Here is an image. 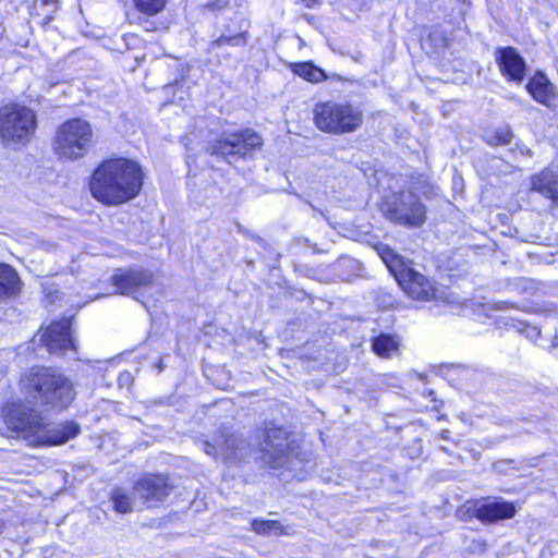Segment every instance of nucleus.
Instances as JSON below:
<instances>
[{
    "instance_id": "10",
    "label": "nucleus",
    "mask_w": 558,
    "mask_h": 558,
    "mask_svg": "<svg viewBox=\"0 0 558 558\" xmlns=\"http://www.w3.org/2000/svg\"><path fill=\"white\" fill-rule=\"evenodd\" d=\"M169 478L160 474H148L134 483L133 489L136 497L148 508L158 507L173 490Z\"/></svg>"
},
{
    "instance_id": "18",
    "label": "nucleus",
    "mask_w": 558,
    "mask_h": 558,
    "mask_svg": "<svg viewBox=\"0 0 558 558\" xmlns=\"http://www.w3.org/2000/svg\"><path fill=\"white\" fill-rule=\"evenodd\" d=\"M400 338L388 333H381L372 341L373 351L383 359H391L399 353Z\"/></svg>"
},
{
    "instance_id": "2",
    "label": "nucleus",
    "mask_w": 558,
    "mask_h": 558,
    "mask_svg": "<svg viewBox=\"0 0 558 558\" xmlns=\"http://www.w3.org/2000/svg\"><path fill=\"white\" fill-rule=\"evenodd\" d=\"M20 383L27 401L46 410L62 411L75 398L73 381L50 367H33L22 375Z\"/></svg>"
},
{
    "instance_id": "6",
    "label": "nucleus",
    "mask_w": 558,
    "mask_h": 558,
    "mask_svg": "<svg viewBox=\"0 0 558 558\" xmlns=\"http://www.w3.org/2000/svg\"><path fill=\"white\" fill-rule=\"evenodd\" d=\"M90 124L80 118L62 123L56 131L52 148L61 159L76 160L87 154L92 145Z\"/></svg>"
},
{
    "instance_id": "25",
    "label": "nucleus",
    "mask_w": 558,
    "mask_h": 558,
    "mask_svg": "<svg viewBox=\"0 0 558 558\" xmlns=\"http://www.w3.org/2000/svg\"><path fill=\"white\" fill-rule=\"evenodd\" d=\"M136 10L146 15H156L167 4V0H133Z\"/></svg>"
},
{
    "instance_id": "17",
    "label": "nucleus",
    "mask_w": 558,
    "mask_h": 558,
    "mask_svg": "<svg viewBox=\"0 0 558 558\" xmlns=\"http://www.w3.org/2000/svg\"><path fill=\"white\" fill-rule=\"evenodd\" d=\"M526 89L541 104L547 105L551 100L554 87L546 75L541 72H537L529 81Z\"/></svg>"
},
{
    "instance_id": "32",
    "label": "nucleus",
    "mask_w": 558,
    "mask_h": 558,
    "mask_svg": "<svg viewBox=\"0 0 558 558\" xmlns=\"http://www.w3.org/2000/svg\"><path fill=\"white\" fill-rule=\"evenodd\" d=\"M145 24H146L145 29L150 31V26L153 25V23L145 20Z\"/></svg>"
},
{
    "instance_id": "9",
    "label": "nucleus",
    "mask_w": 558,
    "mask_h": 558,
    "mask_svg": "<svg viewBox=\"0 0 558 558\" xmlns=\"http://www.w3.org/2000/svg\"><path fill=\"white\" fill-rule=\"evenodd\" d=\"M260 451L263 460L271 468L282 466L289 461L293 447L289 440V434L282 427H268L262 432Z\"/></svg>"
},
{
    "instance_id": "20",
    "label": "nucleus",
    "mask_w": 558,
    "mask_h": 558,
    "mask_svg": "<svg viewBox=\"0 0 558 558\" xmlns=\"http://www.w3.org/2000/svg\"><path fill=\"white\" fill-rule=\"evenodd\" d=\"M247 450L246 440L238 437L236 435H231L225 439L222 444H220V456L225 460L229 459H243L245 457V451Z\"/></svg>"
},
{
    "instance_id": "15",
    "label": "nucleus",
    "mask_w": 558,
    "mask_h": 558,
    "mask_svg": "<svg viewBox=\"0 0 558 558\" xmlns=\"http://www.w3.org/2000/svg\"><path fill=\"white\" fill-rule=\"evenodd\" d=\"M514 513L513 504L507 501H488L478 506L475 510V515L480 521L489 523L510 519Z\"/></svg>"
},
{
    "instance_id": "33",
    "label": "nucleus",
    "mask_w": 558,
    "mask_h": 558,
    "mask_svg": "<svg viewBox=\"0 0 558 558\" xmlns=\"http://www.w3.org/2000/svg\"><path fill=\"white\" fill-rule=\"evenodd\" d=\"M4 523L0 520V534L3 532Z\"/></svg>"
},
{
    "instance_id": "3",
    "label": "nucleus",
    "mask_w": 558,
    "mask_h": 558,
    "mask_svg": "<svg viewBox=\"0 0 558 558\" xmlns=\"http://www.w3.org/2000/svg\"><path fill=\"white\" fill-rule=\"evenodd\" d=\"M8 423L13 429L23 433L33 446L62 445L80 433V426L75 422L50 425L37 412L21 405L9 410Z\"/></svg>"
},
{
    "instance_id": "31",
    "label": "nucleus",
    "mask_w": 558,
    "mask_h": 558,
    "mask_svg": "<svg viewBox=\"0 0 558 558\" xmlns=\"http://www.w3.org/2000/svg\"><path fill=\"white\" fill-rule=\"evenodd\" d=\"M251 239H253L254 241H257L259 243L264 242L263 239L258 235H253V234H250Z\"/></svg>"
},
{
    "instance_id": "4",
    "label": "nucleus",
    "mask_w": 558,
    "mask_h": 558,
    "mask_svg": "<svg viewBox=\"0 0 558 558\" xmlns=\"http://www.w3.org/2000/svg\"><path fill=\"white\" fill-rule=\"evenodd\" d=\"M313 120L325 133L341 135L353 133L363 124L362 110L349 101H323L314 106Z\"/></svg>"
},
{
    "instance_id": "28",
    "label": "nucleus",
    "mask_w": 558,
    "mask_h": 558,
    "mask_svg": "<svg viewBox=\"0 0 558 558\" xmlns=\"http://www.w3.org/2000/svg\"><path fill=\"white\" fill-rule=\"evenodd\" d=\"M34 8L38 11L37 14L49 20L58 9V0H35Z\"/></svg>"
},
{
    "instance_id": "12",
    "label": "nucleus",
    "mask_w": 558,
    "mask_h": 558,
    "mask_svg": "<svg viewBox=\"0 0 558 558\" xmlns=\"http://www.w3.org/2000/svg\"><path fill=\"white\" fill-rule=\"evenodd\" d=\"M39 344L50 353L65 354L68 351H76V344L71 336V323L69 319L50 324L39 336Z\"/></svg>"
},
{
    "instance_id": "13",
    "label": "nucleus",
    "mask_w": 558,
    "mask_h": 558,
    "mask_svg": "<svg viewBox=\"0 0 558 558\" xmlns=\"http://www.w3.org/2000/svg\"><path fill=\"white\" fill-rule=\"evenodd\" d=\"M112 283L121 294L131 295L150 287L153 275L143 269H120L112 276Z\"/></svg>"
},
{
    "instance_id": "30",
    "label": "nucleus",
    "mask_w": 558,
    "mask_h": 558,
    "mask_svg": "<svg viewBox=\"0 0 558 558\" xmlns=\"http://www.w3.org/2000/svg\"><path fill=\"white\" fill-rule=\"evenodd\" d=\"M449 434H450V432H449L448 429H442V430L440 432V437H441L442 439H445V440H449Z\"/></svg>"
},
{
    "instance_id": "5",
    "label": "nucleus",
    "mask_w": 558,
    "mask_h": 558,
    "mask_svg": "<svg viewBox=\"0 0 558 558\" xmlns=\"http://www.w3.org/2000/svg\"><path fill=\"white\" fill-rule=\"evenodd\" d=\"M36 125V113L25 106L13 104L0 108V141L8 148L26 145Z\"/></svg>"
},
{
    "instance_id": "7",
    "label": "nucleus",
    "mask_w": 558,
    "mask_h": 558,
    "mask_svg": "<svg viewBox=\"0 0 558 558\" xmlns=\"http://www.w3.org/2000/svg\"><path fill=\"white\" fill-rule=\"evenodd\" d=\"M380 209L391 222L409 227H420L426 219L425 206L418 196L410 191L385 196Z\"/></svg>"
},
{
    "instance_id": "19",
    "label": "nucleus",
    "mask_w": 558,
    "mask_h": 558,
    "mask_svg": "<svg viewBox=\"0 0 558 558\" xmlns=\"http://www.w3.org/2000/svg\"><path fill=\"white\" fill-rule=\"evenodd\" d=\"M21 289V280L13 267L0 264V298L15 294Z\"/></svg>"
},
{
    "instance_id": "24",
    "label": "nucleus",
    "mask_w": 558,
    "mask_h": 558,
    "mask_svg": "<svg viewBox=\"0 0 558 558\" xmlns=\"http://www.w3.org/2000/svg\"><path fill=\"white\" fill-rule=\"evenodd\" d=\"M252 530L260 535H280L286 534L284 527L276 520H258L252 521Z\"/></svg>"
},
{
    "instance_id": "26",
    "label": "nucleus",
    "mask_w": 558,
    "mask_h": 558,
    "mask_svg": "<svg viewBox=\"0 0 558 558\" xmlns=\"http://www.w3.org/2000/svg\"><path fill=\"white\" fill-rule=\"evenodd\" d=\"M379 254L384 263L396 277V272L400 269V264L405 263L388 246L383 247Z\"/></svg>"
},
{
    "instance_id": "1",
    "label": "nucleus",
    "mask_w": 558,
    "mask_h": 558,
    "mask_svg": "<svg viewBox=\"0 0 558 558\" xmlns=\"http://www.w3.org/2000/svg\"><path fill=\"white\" fill-rule=\"evenodd\" d=\"M143 173L138 163L128 159L102 162L93 173L92 195L107 205H120L141 191Z\"/></svg>"
},
{
    "instance_id": "29",
    "label": "nucleus",
    "mask_w": 558,
    "mask_h": 558,
    "mask_svg": "<svg viewBox=\"0 0 558 558\" xmlns=\"http://www.w3.org/2000/svg\"><path fill=\"white\" fill-rule=\"evenodd\" d=\"M204 451L211 457L220 454V444L218 446L211 445L208 441L203 442Z\"/></svg>"
},
{
    "instance_id": "16",
    "label": "nucleus",
    "mask_w": 558,
    "mask_h": 558,
    "mask_svg": "<svg viewBox=\"0 0 558 558\" xmlns=\"http://www.w3.org/2000/svg\"><path fill=\"white\" fill-rule=\"evenodd\" d=\"M532 191L538 192L539 194L551 198H558V174L551 170H544L538 174H534L531 178Z\"/></svg>"
},
{
    "instance_id": "27",
    "label": "nucleus",
    "mask_w": 558,
    "mask_h": 558,
    "mask_svg": "<svg viewBox=\"0 0 558 558\" xmlns=\"http://www.w3.org/2000/svg\"><path fill=\"white\" fill-rule=\"evenodd\" d=\"M511 140H512V132L508 126L498 129L494 133L488 134L486 136L487 144H489L492 146L507 145L511 142Z\"/></svg>"
},
{
    "instance_id": "11",
    "label": "nucleus",
    "mask_w": 558,
    "mask_h": 558,
    "mask_svg": "<svg viewBox=\"0 0 558 558\" xmlns=\"http://www.w3.org/2000/svg\"><path fill=\"white\" fill-rule=\"evenodd\" d=\"M396 280L402 290L414 300L429 301L435 296L434 283L407 264H400V269L396 272Z\"/></svg>"
},
{
    "instance_id": "21",
    "label": "nucleus",
    "mask_w": 558,
    "mask_h": 558,
    "mask_svg": "<svg viewBox=\"0 0 558 558\" xmlns=\"http://www.w3.org/2000/svg\"><path fill=\"white\" fill-rule=\"evenodd\" d=\"M293 72L311 83H320L327 78L325 72L311 62L295 63Z\"/></svg>"
},
{
    "instance_id": "22",
    "label": "nucleus",
    "mask_w": 558,
    "mask_h": 558,
    "mask_svg": "<svg viewBox=\"0 0 558 558\" xmlns=\"http://www.w3.org/2000/svg\"><path fill=\"white\" fill-rule=\"evenodd\" d=\"M110 500L113 505L114 511L118 513L125 514L133 511V498L125 489L121 487H116L112 489Z\"/></svg>"
},
{
    "instance_id": "8",
    "label": "nucleus",
    "mask_w": 558,
    "mask_h": 558,
    "mask_svg": "<svg viewBox=\"0 0 558 558\" xmlns=\"http://www.w3.org/2000/svg\"><path fill=\"white\" fill-rule=\"evenodd\" d=\"M262 145V137L251 130L238 133L225 132L219 140L208 144L207 151L210 155L222 157L228 162H232V159L251 156Z\"/></svg>"
},
{
    "instance_id": "23",
    "label": "nucleus",
    "mask_w": 558,
    "mask_h": 558,
    "mask_svg": "<svg viewBox=\"0 0 558 558\" xmlns=\"http://www.w3.org/2000/svg\"><path fill=\"white\" fill-rule=\"evenodd\" d=\"M247 44L246 32H239L236 34L223 33L216 40L209 44V49L215 50L223 46L243 47Z\"/></svg>"
},
{
    "instance_id": "14",
    "label": "nucleus",
    "mask_w": 558,
    "mask_h": 558,
    "mask_svg": "<svg viewBox=\"0 0 558 558\" xmlns=\"http://www.w3.org/2000/svg\"><path fill=\"white\" fill-rule=\"evenodd\" d=\"M496 61L501 72L509 78L514 81L523 80L525 62L514 48H499L496 51Z\"/></svg>"
}]
</instances>
